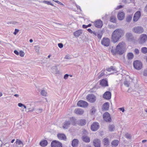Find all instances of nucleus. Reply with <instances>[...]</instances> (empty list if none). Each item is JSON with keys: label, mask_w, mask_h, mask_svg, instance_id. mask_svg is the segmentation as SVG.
I'll return each mask as SVG.
<instances>
[{"label": "nucleus", "mask_w": 147, "mask_h": 147, "mask_svg": "<svg viewBox=\"0 0 147 147\" xmlns=\"http://www.w3.org/2000/svg\"><path fill=\"white\" fill-rule=\"evenodd\" d=\"M124 30L121 28H117L112 33L111 35V40L114 43L118 41L124 34Z\"/></svg>", "instance_id": "nucleus-1"}, {"label": "nucleus", "mask_w": 147, "mask_h": 147, "mask_svg": "<svg viewBox=\"0 0 147 147\" xmlns=\"http://www.w3.org/2000/svg\"><path fill=\"white\" fill-rule=\"evenodd\" d=\"M125 43L122 42L119 43L116 47V49L111 50V52L114 54L116 53L122 55L124 53V47L125 46Z\"/></svg>", "instance_id": "nucleus-2"}, {"label": "nucleus", "mask_w": 147, "mask_h": 147, "mask_svg": "<svg viewBox=\"0 0 147 147\" xmlns=\"http://www.w3.org/2000/svg\"><path fill=\"white\" fill-rule=\"evenodd\" d=\"M147 40V35L146 34H143L140 35L138 42L140 44H143L145 43Z\"/></svg>", "instance_id": "nucleus-3"}, {"label": "nucleus", "mask_w": 147, "mask_h": 147, "mask_svg": "<svg viewBox=\"0 0 147 147\" xmlns=\"http://www.w3.org/2000/svg\"><path fill=\"white\" fill-rule=\"evenodd\" d=\"M133 31L137 34H141L143 32L144 30L142 27L140 26L134 27L133 29Z\"/></svg>", "instance_id": "nucleus-4"}, {"label": "nucleus", "mask_w": 147, "mask_h": 147, "mask_svg": "<svg viewBox=\"0 0 147 147\" xmlns=\"http://www.w3.org/2000/svg\"><path fill=\"white\" fill-rule=\"evenodd\" d=\"M134 68L140 70L142 67V65L140 61L138 60H136L134 62Z\"/></svg>", "instance_id": "nucleus-5"}, {"label": "nucleus", "mask_w": 147, "mask_h": 147, "mask_svg": "<svg viewBox=\"0 0 147 147\" xmlns=\"http://www.w3.org/2000/svg\"><path fill=\"white\" fill-rule=\"evenodd\" d=\"M103 117L105 121L107 122H110L111 121V119L109 114L107 112L105 113L103 115Z\"/></svg>", "instance_id": "nucleus-6"}, {"label": "nucleus", "mask_w": 147, "mask_h": 147, "mask_svg": "<svg viewBox=\"0 0 147 147\" xmlns=\"http://www.w3.org/2000/svg\"><path fill=\"white\" fill-rule=\"evenodd\" d=\"M88 101L91 102H94L96 100V96L93 94H89L86 96Z\"/></svg>", "instance_id": "nucleus-7"}, {"label": "nucleus", "mask_w": 147, "mask_h": 147, "mask_svg": "<svg viewBox=\"0 0 147 147\" xmlns=\"http://www.w3.org/2000/svg\"><path fill=\"white\" fill-rule=\"evenodd\" d=\"M141 15V12L140 11H137L134 14L133 20L134 22L137 21L139 19Z\"/></svg>", "instance_id": "nucleus-8"}, {"label": "nucleus", "mask_w": 147, "mask_h": 147, "mask_svg": "<svg viewBox=\"0 0 147 147\" xmlns=\"http://www.w3.org/2000/svg\"><path fill=\"white\" fill-rule=\"evenodd\" d=\"M101 44L105 46H108L110 44V40L108 38H104L101 41Z\"/></svg>", "instance_id": "nucleus-9"}, {"label": "nucleus", "mask_w": 147, "mask_h": 147, "mask_svg": "<svg viewBox=\"0 0 147 147\" xmlns=\"http://www.w3.org/2000/svg\"><path fill=\"white\" fill-rule=\"evenodd\" d=\"M52 147H62V144L59 142L56 141H53L51 143Z\"/></svg>", "instance_id": "nucleus-10"}, {"label": "nucleus", "mask_w": 147, "mask_h": 147, "mask_svg": "<svg viewBox=\"0 0 147 147\" xmlns=\"http://www.w3.org/2000/svg\"><path fill=\"white\" fill-rule=\"evenodd\" d=\"M77 105L79 107H85L87 106L88 104L87 102L83 100H80L78 102Z\"/></svg>", "instance_id": "nucleus-11"}, {"label": "nucleus", "mask_w": 147, "mask_h": 147, "mask_svg": "<svg viewBox=\"0 0 147 147\" xmlns=\"http://www.w3.org/2000/svg\"><path fill=\"white\" fill-rule=\"evenodd\" d=\"M99 127V124L97 122L93 123V124L91 125V129L93 131H96L97 130Z\"/></svg>", "instance_id": "nucleus-12"}, {"label": "nucleus", "mask_w": 147, "mask_h": 147, "mask_svg": "<svg viewBox=\"0 0 147 147\" xmlns=\"http://www.w3.org/2000/svg\"><path fill=\"white\" fill-rule=\"evenodd\" d=\"M103 98L107 100H109L111 98V92L109 91H106L103 94Z\"/></svg>", "instance_id": "nucleus-13"}, {"label": "nucleus", "mask_w": 147, "mask_h": 147, "mask_svg": "<svg viewBox=\"0 0 147 147\" xmlns=\"http://www.w3.org/2000/svg\"><path fill=\"white\" fill-rule=\"evenodd\" d=\"M94 24L96 27L100 28L102 26V22L101 20H98L94 22Z\"/></svg>", "instance_id": "nucleus-14"}, {"label": "nucleus", "mask_w": 147, "mask_h": 147, "mask_svg": "<svg viewBox=\"0 0 147 147\" xmlns=\"http://www.w3.org/2000/svg\"><path fill=\"white\" fill-rule=\"evenodd\" d=\"M93 144L95 147H100V141L98 139H94L93 141Z\"/></svg>", "instance_id": "nucleus-15"}, {"label": "nucleus", "mask_w": 147, "mask_h": 147, "mask_svg": "<svg viewBox=\"0 0 147 147\" xmlns=\"http://www.w3.org/2000/svg\"><path fill=\"white\" fill-rule=\"evenodd\" d=\"M117 17L119 20H123L125 17V13L123 12H120L118 13Z\"/></svg>", "instance_id": "nucleus-16"}, {"label": "nucleus", "mask_w": 147, "mask_h": 147, "mask_svg": "<svg viewBox=\"0 0 147 147\" xmlns=\"http://www.w3.org/2000/svg\"><path fill=\"white\" fill-rule=\"evenodd\" d=\"M86 123V121L85 119H81L77 121V124L80 126L84 125Z\"/></svg>", "instance_id": "nucleus-17"}, {"label": "nucleus", "mask_w": 147, "mask_h": 147, "mask_svg": "<svg viewBox=\"0 0 147 147\" xmlns=\"http://www.w3.org/2000/svg\"><path fill=\"white\" fill-rule=\"evenodd\" d=\"M100 84L102 86L106 87L108 86V82L105 79H103L100 82Z\"/></svg>", "instance_id": "nucleus-18"}, {"label": "nucleus", "mask_w": 147, "mask_h": 147, "mask_svg": "<svg viewBox=\"0 0 147 147\" xmlns=\"http://www.w3.org/2000/svg\"><path fill=\"white\" fill-rule=\"evenodd\" d=\"M75 113L79 115H82L84 113V111L82 109H76L74 111Z\"/></svg>", "instance_id": "nucleus-19"}, {"label": "nucleus", "mask_w": 147, "mask_h": 147, "mask_svg": "<svg viewBox=\"0 0 147 147\" xmlns=\"http://www.w3.org/2000/svg\"><path fill=\"white\" fill-rule=\"evenodd\" d=\"M82 33V31L81 30H78L75 32L73 33L74 35L76 37H78Z\"/></svg>", "instance_id": "nucleus-20"}, {"label": "nucleus", "mask_w": 147, "mask_h": 147, "mask_svg": "<svg viewBox=\"0 0 147 147\" xmlns=\"http://www.w3.org/2000/svg\"><path fill=\"white\" fill-rule=\"evenodd\" d=\"M103 143L105 147H107L109 144V139L107 138H104L103 140Z\"/></svg>", "instance_id": "nucleus-21"}, {"label": "nucleus", "mask_w": 147, "mask_h": 147, "mask_svg": "<svg viewBox=\"0 0 147 147\" xmlns=\"http://www.w3.org/2000/svg\"><path fill=\"white\" fill-rule=\"evenodd\" d=\"M79 141L77 139H74L72 142L71 145L73 147H76L77 146Z\"/></svg>", "instance_id": "nucleus-22"}, {"label": "nucleus", "mask_w": 147, "mask_h": 147, "mask_svg": "<svg viewBox=\"0 0 147 147\" xmlns=\"http://www.w3.org/2000/svg\"><path fill=\"white\" fill-rule=\"evenodd\" d=\"M16 145H17L20 147H23L24 144L23 142L18 139H17L16 142Z\"/></svg>", "instance_id": "nucleus-23"}, {"label": "nucleus", "mask_w": 147, "mask_h": 147, "mask_svg": "<svg viewBox=\"0 0 147 147\" xmlns=\"http://www.w3.org/2000/svg\"><path fill=\"white\" fill-rule=\"evenodd\" d=\"M57 136L58 138L60 140H65L66 139V136L63 134H59Z\"/></svg>", "instance_id": "nucleus-24"}, {"label": "nucleus", "mask_w": 147, "mask_h": 147, "mask_svg": "<svg viewBox=\"0 0 147 147\" xmlns=\"http://www.w3.org/2000/svg\"><path fill=\"white\" fill-rule=\"evenodd\" d=\"M82 140L86 142H89L90 141V138L86 135L82 136Z\"/></svg>", "instance_id": "nucleus-25"}, {"label": "nucleus", "mask_w": 147, "mask_h": 147, "mask_svg": "<svg viewBox=\"0 0 147 147\" xmlns=\"http://www.w3.org/2000/svg\"><path fill=\"white\" fill-rule=\"evenodd\" d=\"M109 103L107 102L104 103L103 105V110L105 111H107L109 108Z\"/></svg>", "instance_id": "nucleus-26"}, {"label": "nucleus", "mask_w": 147, "mask_h": 147, "mask_svg": "<svg viewBox=\"0 0 147 147\" xmlns=\"http://www.w3.org/2000/svg\"><path fill=\"white\" fill-rule=\"evenodd\" d=\"M119 141L117 140H114L111 142V145L112 146L116 147L119 144Z\"/></svg>", "instance_id": "nucleus-27"}, {"label": "nucleus", "mask_w": 147, "mask_h": 147, "mask_svg": "<svg viewBox=\"0 0 147 147\" xmlns=\"http://www.w3.org/2000/svg\"><path fill=\"white\" fill-rule=\"evenodd\" d=\"M70 124V122L69 121H65L64 123V125L63 126V127L64 129H67L69 127Z\"/></svg>", "instance_id": "nucleus-28"}, {"label": "nucleus", "mask_w": 147, "mask_h": 147, "mask_svg": "<svg viewBox=\"0 0 147 147\" xmlns=\"http://www.w3.org/2000/svg\"><path fill=\"white\" fill-rule=\"evenodd\" d=\"M48 142L47 140H44L41 141L40 143V145L44 147L47 145Z\"/></svg>", "instance_id": "nucleus-29"}, {"label": "nucleus", "mask_w": 147, "mask_h": 147, "mask_svg": "<svg viewBox=\"0 0 147 147\" xmlns=\"http://www.w3.org/2000/svg\"><path fill=\"white\" fill-rule=\"evenodd\" d=\"M127 57L128 59H131L134 58V55L132 53H128L127 55Z\"/></svg>", "instance_id": "nucleus-30"}, {"label": "nucleus", "mask_w": 147, "mask_h": 147, "mask_svg": "<svg viewBox=\"0 0 147 147\" xmlns=\"http://www.w3.org/2000/svg\"><path fill=\"white\" fill-rule=\"evenodd\" d=\"M126 36L128 40H131L133 38L132 34L130 33H127L126 34Z\"/></svg>", "instance_id": "nucleus-31"}, {"label": "nucleus", "mask_w": 147, "mask_h": 147, "mask_svg": "<svg viewBox=\"0 0 147 147\" xmlns=\"http://www.w3.org/2000/svg\"><path fill=\"white\" fill-rule=\"evenodd\" d=\"M70 122V124H72L73 125H75L76 119L74 117H72L70 118V120L69 121Z\"/></svg>", "instance_id": "nucleus-32"}, {"label": "nucleus", "mask_w": 147, "mask_h": 147, "mask_svg": "<svg viewBox=\"0 0 147 147\" xmlns=\"http://www.w3.org/2000/svg\"><path fill=\"white\" fill-rule=\"evenodd\" d=\"M106 70L109 71H111L112 70L113 71H116L115 67L113 66H111L110 68H107Z\"/></svg>", "instance_id": "nucleus-33"}, {"label": "nucleus", "mask_w": 147, "mask_h": 147, "mask_svg": "<svg viewBox=\"0 0 147 147\" xmlns=\"http://www.w3.org/2000/svg\"><path fill=\"white\" fill-rule=\"evenodd\" d=\"M132 18V15H129L128 16L126 19V21L127 22H130Z\"/></svg>", "instance_id": "nucleus-34"}, {"label": "nucleus", "mask_w": 147, "mask_h": 147, "mask_svg": "<svg viewBox=\"0 0 147 147\" xmlns=\"http://www.w3.org/2000/svg\"><path fill=\"white\" fill-rule=\"evenodd\" d=\"M116 21V18L113 16H111L110 18V21L113 23H115Z\"/></svg>", "instance_id": "nucleus-35"}, {"label": "nucleus", "mask_w": 147, "mask_h": 147, "mask_svg": "<svg viewBox=\"0 0 147 147\" xmlns=\"http://www.w3.org/2000/svg\"><path fill=\"white\" fill-rule=\"evenodd\" d=\"M109 129L111 131H113L115 129V126L113 125H110L109 126Z\"/></svg>", "instance_id": "nucleus-36"}, {"label": "nucleus", "mask_w": 147, "mask_h": 147, "mask_svg": "<svg viewBox=\"0 0 147 147\" xmlns=\"http://www.w3.org/2000/svg\"><path fill=\"white\" fill-rule=\"evenodd\" d=\"M141 51L143 53L146 54L147 53V48L146 47H142Z\"/></svg>", "instance_id": "nucleus-37"}, {"label": "nucleus", "mask_w": 147, "mask_h": 147, "mask_svg": "<svg viewBox=\"0 0 147 147\" xmlns=\"http://www.w3.org/2000/svg\"><path fill=\"white\" fill-rule=\"evenodd\" d=\"M40 93H41V94L42 96H46V95L47 94V92L45 90H41Z\"/></svg>", "instance_id": "nucleus-38"}, {"label": "nucleus", "mask_w": 147, "mask_h": 147, "mask_svg": "<svg viewBox=\"0 0 147 147\" xmlns=\"http://www.w3.org/2000/svg\"><path fill=\"white\" fill-rule=\"evenodd\" d=\"M43 3L47 4L48 5H51L52 6H53V5L51 3L50 1H42Z\"/></svg>", "instance_id": "nucleus-39"}, {"label": "nucleus", "mask_w": 147, "mask_h": 147, "mask_svg": "<svg viewBox=\"0 0 147 147\" xmlns=\"http://www.w3.org/2000/svg\"><path fill=\"white\" fill-rule=\"evenodd\" d=\"M42 109H38L36 110V112L37 114H39L41 113L42 111Z\"/></svg>", "instance_id": "nucleus-40"}, {"label": "nucleus", "mask_w": 147, "mask_h": 147, "mask_svg": "<svg viewBox=\"0 0 147 147\" xmlns=\"http://www.w3.org/2000/svg\"><path fill=\"white\" fill-rule=\"evenodd\" d=\"M91 26V24H89L87 25H82V27L84 28H86L88 27H90Z\"/></svg>", "instance_id": "nucleus-41"}, {"label": "nucleus", "mask_w": 147, "mask_h": 147, "mask_svg": "<svg viewBox=\"0 0 147 147\" xmlns=\"http://www.w3.org/2000/svg\"><path fill=\"white\" fill-rule=\"evenodd\" d=\"M19 54L21 57H23L24 56L25 53L23 51H20Z\"/></svg>", "instance_id": "nucleus-42"}, {"label": "nucleus", "mask_w": 147, "mask_h": 147, "mask_svg": "<svg viewBox=\"0 0 147 147\" xmlns=\"http://www.w3.org/2000/svg\"><path fill=\"white\" fill-rule=\"evenodd\" d=\"M124 84L127 87L129 86V85L128 82L127 80H125L124 82Z\"/></svg>", "instance_id": "nucleus-43"}, {"label": "nucleus", "mask_w": 147, "mask_h": 147, "mask_svg": "<svg viewBox=\"0 0 147 147\" xmlns=\"http://www.w3.org/2000/svg\"><path fill=\"white\" fill-rule=\"evenodd\" d=\"M35 48L36 51V52H38L40 49V47L38 46H35Z\"/></svg>", "instance_id": "nucleus-44"}, {"label": "nucleus", "mask_w": 147, "mask_h": 147, "mask_svg": "<svg viewBox=\"0 0 147 147\" xmlns=\"http://www.w3.org/2000/svg\"><path fill=\"white\" fill-rule=\"evenodd\" d=\"M134 53L135 54L138 55L139 53V50L138 49H135L134 50Z\"/></svg>", "instance_id": "nucleus-45"}, {"label": "nucleus", "mask_w": 147, "mask_h": 147, "mask_svg": "<svg viewBox=\"0 0 147 147\" xmlns=\"http://www.w3.org/2000/svg\"><path fill=\"white\" fill-rule=\"evenodd\" d=\"M125 137L127 138H128V139H130L131 138V136L129 134H127V133L126 134H125Z\"/></svg>", "instance_id": "nucleus-46"}, {"label": "nucleus", "mask_w": 147, "mask_h": 147, "mask_svg": "<svg viewBox=\"0 0 147 147\" xmlns=\"http://www.w3.org/2000/svg\"><path fill=\"white\" fill-rule=\"evenodd\" d=\"M143 75L145 76H147V69L144 71L143 72Z\"/></svg>", "instance_id": "nucleus-47"}, {"label": "nucleus", "mask_w": 147, "mask_h": 147, "mask_svg": "<svg viewBox=\"0 0 147 147\" xmlns=\"http://www.w3.org/2000/svg\"><path fill=\"white\" fill-rule=\"evenodd\" d=\"M69 76V75L68 74H65L63 77L64 79L65 80H66L67 79L68 77Z\"/></svg>", "instance_id": "nucleus-48"}, {"label": "nucleus", "mask_w": 147, "mask_h": 147, "mask_svg": "<svg viewBox=\"0 0 147 147\" xmlns=\"http://www.w3.org/2000/svg\"><path fill=\"white\" fill-rule=\"evenodd\" d=\"M90 111H91V113L92 114H93L95 112L96 110L94 109H91V110H90Z\"/></svg>", "instance_id": "nucleus-49"}, {"label": "nucleus", "mask_w": 147, "mask_h": 147, "mask_svg": "<svg viewBox=\"0 0 147 147\" xmlns=\"http://www.w3.org/2000/svg\"><path fill=\"white\" fill-rule=\"evenodd\" d=\"M58 46L60 48H62L63 47V44L61 43L58 44Z\"/></svg>", "instance_id": "nucleus-50"}, {"label": "nucleus", "mask_w": 147, "mask_h": 147, "mask_svg": "<svg viewBox=\"0 0 147 147\" xmlns=\"http://www.w3.org/2000/svg\"><path fill=\"white\" fill-rule=\"evenodd\" d=\"M98 38L100 39L102 37V35L100 34H97V36Z\"/></svg>", "instance_id": "nucleus-51"}, {"label": "nucleus", "mask_w": 147, "mask_h": 147, "mask_svg": "<svg viewBox=\"0 0 147 147\" xmlns=\"http://www.w3.org/2000/svg\"><path fill=\"white\" fill-rule=\"evenodd\" d=\"M104 73L102 71L100 72V73L99 74L98 77L99 78H100L103 76L104 75Z\"/></svg>", "instance_id": "nucleus-52"}, {"label": "nucleus", "mask_w": 147, "mask_h": 147, "mask_svg": "<svg viewBox=\"0 0 147 147\" xmlns=\"http://www.w3.org/2000/svg\"><path fill=\"white\" fill-rule=\"evenodd\" d=\"M19 30L17 29H15V32H13V34L15 35H16L18 32Z\"/></svg>", "instance_id": "nucleus-53"}, {"label": "nucleus", "mask_w": 147, "mask_h": 147, "mask_svg": "<svg viewBox=\"0 0 147 147\" xmlns=\"http://www.w3.org/2000/svg\"><path fill=\"white\" fill-rule=\"evenodd\" d=\"M118 109L121 111H122L123 112H124L125 111V109L123 107L120 108Z\"/></svg>", "instance_id": "nucleus-54"}, {"label": "nucleus", "mask_w": 147, "mask_h": 147, "mask_svg": "<svg viewBox=\"0 0 147 147\" xmlns=\"http://www.w3.org/2000/svg\"><path fill=\"white\" fill-rule=\"evenodd\" d=\"M28 110V111L32 112L34 111V108L33 107L32 109L31 108H29Z\"/></svg>", "instance_id": "nucleus-55"}, {"label": "nucleus", "mask_w": 147, "mask_h": 147, "mask_svg": "<svg viewBox=\"0 0 147 147\" xmlns=\"http://www.w3.org/2000/svg\"><path fill=\"white\" fill-rule=\"evenodd\" d=\"M123 7V6L122 5H119V6H118L117 7L116 9H118L120 8H122Z\"/></svg>", "instance_id": "nucleus-56"}, {"label": "nucleus", "mask_w": 147, "mask_h": 147, "mask_svg": "<svg viewBox=\"0 0 147 147\" xmlns=\"http://www.w3.org/2000/svg\"><path fill=\"white\" fill-rule=\"evenodd\" d=\"M14 53L16 55H19V53L17 50H16L14 51Z\"/></svg>", "instance_id": "nucleus-57"}, {"label": "nucleus", "mask_w": 147, "mask_h": 147, "mask_svg": "<svg viewBox=\"0 0 147 147\" xmlns=\"http://www.w3.org/2000/svg\"><path fill=\"white\" fill-rule=\"evenodd\" d=\"M93 34V36H97V33L96 32H93L92 33Z\"/></svg>", "instance_id": "nucleus-58"}, {"label": "nucleus", "mask_w": 147, "mask_h": 147, "mask_svg": "<svg viewBox=\"0 0 147 147\" xmlns=\"http://www.w3.org/2000/svg\"><path fill=\"white\" fill-rule=\"evenodd\" d=\"M87 30L91 34H92L93 32L90 29V28L88 29Z\"/></svg>", "instance_id": "nucleus-59"}, {"label": "nucleus", "mask_w": 147, "mask_h": 147, "mask_svg": "<svg viewBox=\"0 0 147 147\" xmlns=\"http://www.w3.org/2000/svg\"><path fill=\"white\" fill-rule=\"evenodd\" d=\"M65 58L66 59H70V58L68 55H66Z\"/></svg>", "instance_id": "nucleus-60"}, {"label": "nucleus", "mask_w": 147, "mask_h": 147, "mask_svg": "<svg viewBox=\"0 0 147 147\" xmlns=\"http://www.w3.org/2000/svg\"><path fill=\"white\" fill-rule=\"evenodd\" d=\"M18 105L19 107H21L23 106V105L21 103H19Z\"/></svg>", "instance_id": "nucleus-61"}, {"label": "nucleus", "mask_w": 147, "mask_h": 147, "mask_svg": "<svg viewBox=\"0 0 147 147\" xmlns=\"http://www.w3.org/2000/svg\"><path fill=\"white\" fill-rule=\"evenodd\" d=\"M76 7H77V9L79 8V9L80 11H81V8L79 6H78V5H76Z\"/></svg>", "instance_id": "nucleus-62"}, {"label": "nucleus", "mask_w": 147, "mask_h": 147, "mask_svg": "<svg viewBox=\"0 0 147 147\" xmlns=\"http://www.w3.org/2000/svg\"><path fill=\"white\" fill-rule=\"evenodd\" d=\"M57 3L60 4L61 5H64L61 3L60 2V1H57Z\"/></svg>", "instance_id": "nucleus-63"}, {"label": "nucleus", "mask_w": 147, "mask_h": 147, "mask_svg": "<svg viewBox=\"0 0 147 147\" xmlns=\"http://www.w3.org/2000/svg\"><path fill=\"white\" fill-rule=\"evenodd\" d=\"M144 11L145 12H147V4L146 5L145 9H144Z\"/></svg>", "instance_id": "nucleus-64"}]
</instances>
